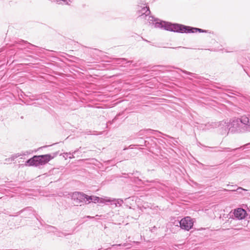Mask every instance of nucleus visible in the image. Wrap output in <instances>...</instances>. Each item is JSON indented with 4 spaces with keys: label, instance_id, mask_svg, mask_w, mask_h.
<instances>
[{
    "label": "nucleus",
    "instance_id": "obj_34",
    "mask_svg": "<svg viewBox=\"0 0 250 250\" xmlns=\"http://www.w3.org/2000/svg\"><path fill=\"white\" fill-rule=\"evenodd\" d=\"M222 151V150H215L214 151L217 152V151Z\"/></svg>",
    "mask_w": 250,
    "mask_h": 250
},
{
    "label": "nucleus",
    "instance_id": "obj_31",
    "mask_svg": "<svg viewBox=\"0 0 250 250\" xmlns=\"http://www.w3.org/2000/svg\"><path fill=\"white\" fill-rule=\"evenodd\" d=\"M184 48L185 47H182V46H178V47H173L172 48L173 49H179V48Z\"/></svg>",
    "mask_w": 250,
    "mask_h": 250
},
{
    "label": "nucleus",
    "instance_id": "obj_17",
    "mask_svg": "<svg viewBox=\"0 0 250 250\" xmlns=\"http://www.w3.org/2000/svg\"><path fill=\"white\" fill-rule=\"evenodd\" d=\"M120 115V114H117L111 121H109L107 124V127L109 125H110L113 124L115 121H116L118 119V116Z\"/></svg>",
    "mask_w": 250,
    "mask_h": 250
},
{
    "label": "nucleus",
    "instance_id": "obj_14",
    "mask_svg": "<svg viewBox=\"0 0 250 250\" xmlns=\"http://www.w3.org/2000/svg\"><path fill=\"white\" fill-rule=\"evenodd\" d=\"M140 172L139 171H134L133 173H127V174L126 173H122L123 176L125 177V178L130 177V176L134 175L135 176H137L136 177L137 180H138L140 182H141L142 180L141 179H139V178H138V177L140 175Z\"/></svg>",
    "mask_w": 250,
    "mask_h": 250
},
{
    "label": "nucleus",
    "instance_id": "obj_24",
    "mask_svg": "<svg viewBox=\"0 0 250 250\" xmlns=\"http://www.w3.org/2000/svg\"><path fill=\"white\" fill-rule=\"evenodd\" d=\"M208 50H209L211 51H219L220 50H222V49L218 48H214V49H208Z\"/></svg>",
    "mask_w": 250,
    "mask_h": 250
},
{
    "label": "nucleus",
    "instance_id": "obj_11",
    "mask_svg": "<svg viewBox=\"0 0 250 250\" xmlns=\"http://www.w3.org/2000/svg\"><path fill=\"white\" fill-rule=\"evenodd\" d=\"M234 215L235 217L239 219H242L244 218L246 215V211L243 208H238L234 210Z\"/></svg>",
    "mask_w": 250,
    "mask_h": 250
},
{
    "label": "nucleus",
    "instance_id": "obj_35",
    "mask_svg": "<svg viewBox=\"0 0 250 250\" xmlns=\"http://www.w3.org/2000/svg\"><path fill=\"white\" fill-rule=\"evenodd\" d=\"M212 148H218L217 147H211Z\"/></svg>",
    "mask_w": 250,
    "mask_h": 250
},
{
    "label": "nucleus",
    "instance_id": "obj_5",
    "mask_svg": "<svg viewBox=\"0 0 250 250\" xmlns=\"http://www.w3.org/2000/svg\"><path fill=\"white\" fill-rule=\"evenodd\" d=\"M159 133L161 134H163L164 135L163 133H162V132L159 131H157V130H153V129H142L141 130H140L138 132L136 133V134H135V136L137 137H143V138H146V137H148V136L149 135V134H155V133ZM164 135L170 138H171L172 139H174V138L172 137H170L168 135H167L166 134H164Z\"/></svg>",
    "mask_w": 250,
    "mask_h": 250
},
{
    "label": "nucleus",
    "instance_id": "obj_33",
    "mask_svg": "<svg viewBox=\"0 0 250 250\" xmlns=\"http://www.w3.org/2000/svg\"><path fill=\"white\" fill-rule=\"evenodd\" d=\"M143 40H144L145 41H146V42H149L146 39H143Z\"/></svg>",
    "mask_w": 250,
    "mask_h": 250
},
{
    "label": "nucleus",
    "instance_id": "obj_1",
    "mask_svg": "<svg viewBox=\"0 0 250 250\" xmlns=\"http://www.w3.org/2000/svg\"><path fill=\"white\" fill-rule=\"evenodd\" d=\"M235 112L240 115L226 125L229 132L231 133L250 132V114L244 112L241 108H236Z\"/></svg>",
    "mask_w": 250,
    "mask_h": 250
},
{
    "label": "nucleus",
    "instance_id": "obj_19",
    "mask_svg": "<svg viewBox=\"0 0 250 250\" xmlns=\"http://www.w3.org/2000/svg\"><path fill=\"white\" fill-rule=\"evenodd\" d=\"M229 93H230L232 95L237 96H240L241 94L240 92H236V91H232L231 90H228Z\"/></svg>",
    "mask_w": 250,
    "mask_h": 250
},
{
    "label": "nucleus",
    "instance_id": "obj_6",
    "mask_svg": "<svg viewBox=\"0 0 250 250\" xmlns=\"http://www.w3.org/2000/svg\"><path fill=\"white\" fill-rule=\"evenodd\" d=\"M180 227L182 229L189 230L193 226V222L189 217H186L180 221Z\"/></svg>",
    "mask_w": 250,
    "mask_h": 250
},
{
    "label": "nucleus",
    "instance_id": "obj_25",
    "mask_svg": "<svg viewBox=\"0 0 250 250\" xmlns=\"http://www.w3.org/2000/svg\"><path fill=\"white\" fill-rule=\"evenodd\" d=\"M24 155H25V154H23H23L17 153V154H14V157H15V158H17L21 156H23Z\"/></svg>",
    "mask_w": 250,
    "mask_h": 250
},
{
    "label": "nucleus",
    "instance_id": "obj_27",
    "mask_svg": "<svg viewBox=\"0 0 250 250\" xmlns=\"http://www.w3.org/2000/svg\"><path fill=\"white\" fill-rule=\"evenodd\" d=\"M10 159H10V162H13V161H14L15 160V159H16V158H15V157H14V155H12L11 157H10Z\"/></svg>",
    "mask_w": 250,
    "mask_h": 250
},
{
    "label": "nucleus",
    "instance_id": "obj_32",
    "mask_svg": "<svg viewBox=\"0 0 250 250\" xmlns=\"http://www.w3.org/2000/svg\"><path fill=\"white\" fill-rule=\"evenodd\" d=\"M228 95L229 97H231V98H235V97H234L233 96H232V95H229V94H228Z\"/></svg>",
    "mask_w": 250,
    "mask_h": 250
},
{
    "label": "nucleus",
    "instance_id": "obj_15",
    "mask_svg": "<svg viewBox=\"0 0 250 250\" xmlns=\"http://www.w3.org/2000/svg\"><path fill=\"white\" fill-rule=\"evenodd\" d=\"M176 68L178 69L179 70H180L182 72L184 73V74H187V75H189V76H190L191 77H193L194 78H196V74H195V73H191L190 72H188V71H186V70H185L184 69H182L180 68Z\"/></svg>",
    "mask_w": 250,
    "mask_h": 250
},
{
    "label": "nucleus",
    "instance_id": "obj_29",
    "mask_svg": "<svg viewBox=\"0 0 250 250\" xmlns=\"http://www.w3.org/2000/svg\"><path fill=\"white\" fill-rule=\"evenodd\" d=\"M10 159H11L10 158L5 159V163H10V162H10Z\"/></svg>",
    "mask_w": 250,
    "mask_h": 250
},
{
    "label": "nucleus",
    "instance_id": "obj_13",
    "mask_svg": "<svg viewBox=\"0 0 250 250\" xmlns=\"http://www.w3.org/2000/svg\"><path fill=\"white\" fill-rule=\"evenodd\" d=\"M246 148H250V143L246 144L243 146H242L240 147H237V148H234L232 149H231L229 147H225V148H224V149L225 150H227V151H235L237 150L244 149Z\"/></svg>",
    "mask_w": 250,
    "mask_h": 250
},
{
    "label": "nucleus",
    "instance_id": "obj_3",
    "mask_svg": "<svg viewBox=\"0 0 250 250\" xmlns=\"http://www.w3.org/2000/svg\"><path fill=\"white\" fill-rule=\"evenodd\" d=\"M71 199L75 202L83 203L88 202V203H123L124 200L121 198H113L106 196L99 197L91 195L89 196L82 192H74L71 195Z\"/></svg>",
    "mask_w": 250,
    "mask_h": 250
},
{
    "label": "nucleus",
    "instance_id": "obj_22",
    "mask_svg": "<svg viewBox=\"0 0 250 250\" xmlns=\"http://www.w3.org/2000/svg\"><path fill=\"white\" fill-rule=\"evenodd\" d=\"M56 1L58 2L60 1H62L64 2H65L67 4H69V2H71L72 0H55Z\"/></svg>",
    "mask_w": 250,
    "mask_h": 250
},
{
    "label": "nucleus",
    "instance_id": "obj_16",
    "mask_svg": "<svg viewBox=\"0 0 250 250\" xmlns=\"http://www.w3.org/2000/svg\"><path fill=\"white\" fill-rule=\"evenodd\" d=\"M130 62H127L126 59L125 58H118L116 59V62L118 64H126Z\"/></svg>",
    "mask_w": 250,
    "mask_h": 250
},
{
    "label": "nucleus",
    "instance_id": "obj_12",
    "mask_svg": "<svg viewBox=\"0 0 250 250\" xmlns=\"http://www.w3.org/2000/svg\"><path fill=\"white\" fill-rule=\"evenodd\" d=\"M197 32L199 33H211V32L209 31L208 30L189 26L188 33H194Z\"/></svg>",
    "mask_w": 250,
    "mask_h": 250
},
{
    "label": "nucleus",
    "instance_id": "obj_9",
    "mask_svg": "<svg viewBox=\"0 0 250 250\" xmlns=\"http://www.w3.org/2000/svg\"><path fill=\"white\" fill-rule=\"evenodd\" d=\"M137 11L139 14H141V16H147L150 14V11L148 6H144L137 5Z\"/></svg>",
    "mask_w": 250,
    "mask_h": 250
},
{
    "label": "nucleus",
    "instance_id": "obj_18",
    "mask_svg": "<svg viewBox=\"0 0 250 250\" xmlns=\"http://www.w3.org/2000/svg\"><path fill=\"white\" fill-rule=\"evenodd\" d=\"M138 140L137 141V142L139 143L140 144L139 146H145L144 144L143 143V141H146V140H144L143 137H137L136 138Z\"/></svg>",
    "mask_w": 250,
    "mask_h": 250
},
{
    "label": "nucleus",
    "instance_id": "obj_23",
    "mask_svg": "<svg viewBox=\"0 0 250 250\" xmlns=\"http://www.w3.org/2000/svg\"><path fill=\"white\" fill-rule=\"evenodd\" d=\"M227 187L229 188H230V189H235V188L237 187V185H227Z\"/></svg>",
    "mask_w": 250,
    "mask_h": 250
},
{
    "label": "nucleus",
    "instance_id": "obj_36",
    "mask_svg": "<svg viewBox=\"0 0 250 250\" xmlns=\"http://www.w3.org/2000/svg\"><path fill=\"white\" fill-rule=\"evenodd\" d=\"M188 79H189V80H192V79H191V78H188Z\"/></svg>",
    "mask_w": 250,
    "mask_h": 250
},
{
    "label": "nucleus",
    "instance_id": "obj_30",
    "mask_svg": "<svg viewBox=\"0 0 250 250\" xmlns=\"http://www.w3.org/2000/svg\"><path fill=\"white\" fill-rule=\"evenodd\" d=\"M198 146H203V147H208V146H204V145H202V144L201 143H199V145H198Z\"/></svg>",
    "mask_w": 250,
    "mask_h": 250
},
{
    "label": "nucleus",
    "instance_id": "obj_28",
    "mask_svg": "<svg viewBox=\"0 0 250 250\" xmlns=\"http://www.w3.org/2000/svg\"><path fill=\"white\" fill-rule=\"evenodd\" d=\"M64 155L63 156L64 157H65V156H66V157H68L69 155H71V153L70 152H69V153H67V152H66V153H64Z\"/></svg>",
    "mask_w": 250,
    "mask_h": 250
},
{
    "label": "nucleus",
    "instance_id": "obj_2",
    "mask_svg": "<svg viewBox=\"0 0 250 250\" xmlns=\"http://www.w3.org/2000/svg\"><path fill=\"white\" fill-rule=\"evenodd\" d=\"M148 21L150 24L154 25L156 28L175 33H188L189 26L160 20L151 16L149 17Z\"/></svg>",
    "mask_w": 250,
    "mask_h": 250
},
{
    "label": "nucleus",
    "instance_id": "obj_10",
    "mask_svg": "<svg viewBox=\"0 0 250 250\" xmlns=\"http://www.w3.org/2000/svg\"><path fill=\"white\" fill-rule=\"evenodd\" d=\"M226 191H230L232 192L236 191L237 194H240L244 196H250V192H249V190L245 189L242 187H237L236 189H225Z\"/></svg>",
    "mask_w": 250,
    "mask_h": 250
},
{
    "label": "nucleus",
    "instance_id": "obj_21",
    "mask_svg": "<svg viewBox=\"0 0 250 250\" xmlns=\"http://www.w3.org/2000/svg\"><path fill=\"white\" fill-rule=\"evenodd\" d=\"M146 2L144 0H140L138 3V5H142L143 6H146Z\"/></svg>",
    "mask_w": 250,
    "mask_h": 250
},
{
    "label": "nucleus",
    "instance_id": "obj_20",
    "mask_svg": "<svg viewBox=\"0 0 250 250\" xmlns=\"http://www.w3.org/2000/svg\"><path fill=\"white\" fill-rule=\"evenodd\" d=\"M134 199H135V202L136 203L137 202L136 200L137 197L134 196L126 198L125 199V201H126L127 202H130L131 201H133Z\"/></svg>",
    "mask_w": 250,
    "mask_h": 250
},
{
    "label": "nucleus",
    "instance_id": "obj_26",
    "mask_svg": "<svg viewBox=\"0 0 250 250\" xmlns=\"http://www.w3.org/2000/svg\"><path fill=\"white\" fill-rule=\"evenodd\" d=\"M77 151V150H75L72 153H71V155H69V156H68V158L69 159H72L73 158H74V156H73V154H75V153Z\"/></svg>",
    "mask_w": 250,
    "mask_h": 250
},
{
    "label": "nucleus",
    "instance_id": "obj_7",
    "mask_svg": "<svg viewBox=\"0 0 250 250\" xmlns=\"http://www.w3.org/2000/svg\"><path fill=\"white\" fill-rule=\"evenodd\" d=\"M147 140L146 141H143V143L145 146L147 147H155L157 146V142L160 143V141H162L161 139H158L154 137H146Z\"/></svg>",
    "mask_w": 250,
    "mask_h": 250
},
{
    "label": "nucleus",
    "instance_id": "obj_4",
    "mask_svg": "<svg viewBox=\"0 0 250 250\" xmlns=\"http://www.w3.org/2000/svg\"><path fill=\"white\" fill-rule=\"evenodd\" d=\"M57 154L58 152H56L54 153L53 156H52L50 154L35 155L26 161L25 165L35 167L44 165L53 159Z\"/></svg>",
    "mask_w": 250,
    "mask_h": 250
},
{
    "label": "nucleus",
    "instance_id": "obj_8",
    "mask_svg": "<svg viewBox=\"0 0 250 250\" xmlns=\"http://www.w3.org/2000/svg\"><path fill=\"white\" fill-rule=\"evenodd\" d=\"M26 44L29 45V46L27 47V48L29 49H32V47H36L35 45L22 40H20L15 42V43L14 44V46L19 50H22L23 48L24 49L25 48V45Z\"/></svg>",
    "mask_w": 250,
    "mask_h": 250
}]
</instances>
